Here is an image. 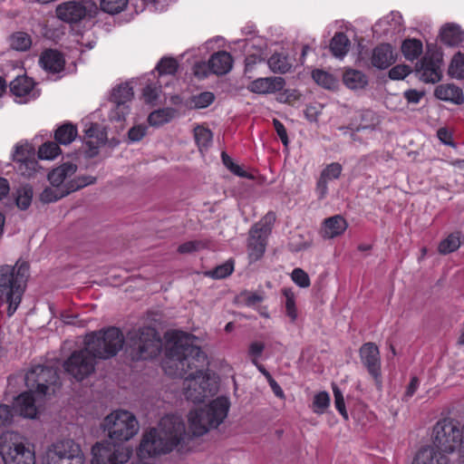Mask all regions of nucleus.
<instances>
[{
	"label": "nucleus",
	"mask_w": 464,
	"mask_h": 464,
	"mask_svg": "<svg viewBox=\"0 0 464 464\" xmlns=\"http://www.w3.org/2000/svg\"><path fill=\"white\" fill-rule=\"evenodd\" d=\"M373 29L380 34L401 32L402 29V16L399 12H392L379 20L374 24Z\"/></svg>",
	"instance_id": "5701e85b"
},
{
	"label": "nucleus",
	"mask_w": 464,
	"mask_h": 464,
	"mask_svg": "<svg viewBox=\"0 0 464 464\" xmlns=\"http://www.w3.org/2000/svg\"><path fill=\"white\" fill-rule=\"evenodd\" d=\"M285 85V82L282 77H260L250 82L246 89L253 93L266 95L283 90Z\"/></svg>",
	"instance_id": "dca6fc26"
},
{
	"label": "nucleus",
	"mask_w": 464,
	"mask_h": 464,
	"mask_svg": "<svg viewBox=\"0 0 464 464\" xmlns=\"http://www.w3.org/2000/svg\"><path fill=\"white\" fill-rule=\"evenodd\" d=\"M196 342L194 335L183 332L169 334L162 368L168 375L184 378L186 399L199 403L217 392L218 383L203 371L207 356Z\"/></svg>",
	"instance_id": "f257e3e1"
},
{
	"label": "nucleus",
	"mask_w": 464,
	"mask_h": 464,
	"mask_svg": "<svg viewBox=\"0 0 464 464\" xmlns=\"http://www.w3.org/2000/svg\"><path fill=\"white\" fill-rule=\"evenodd\" d=\"M0 458L4 464H36L35 445L18 432L0 437Z\"/></svg>",
	"instance_id": "0eeeda50"
},
{
	"label": "nucleus",
	"mask_w": 464,
	"mask_h": 464,
	"mask_svg": "<svg viewBox=\"0 0 464 464\" xmlns=\"http://www.w3.org/2000/svg\"><path fill=\"white\" fill-rule=\"evenodd\" d=\"M234 271V261L232 259L227 260L222 265L218 266L211 271H208L207 275L214 279H222L230 276Z\"/></svg>",
	"instance_id": "09e8293b"
},
{
	"label": "nucleus",
	"mask_w": 464,
	"mask_h": 464,
	"mask_svg": "<svg viewBox=\"0 0 464 464\" xmlns=\"http://www.w3.org/2000/svg\"><path fill=\"white\" fill-rule=\"evenodd\" d=\"M35 157L34 147L27 141L18 142L13 153V160L15 164L29 160Z\"/></svg>",
	"instance_id": "72a5a7b5"
},
{
	"label": "nucleus",
	"mask_w": 464,
	"mask_h": 464,
	"mask_svg": "<svg viewBox=\"0 0 464 464\" xmlns=\"http://www.w3.org/2000/svg\"><path fill=\"white\" fill-rule=\"evenodd\" d=\"M291 278L295 285L302 288H306L311 284L308 274L301 268H295L291 274Z\"/></svg>",
	"instance_id": "13d9d810"
},
{
	"label": "nucleus",
	"mask_w": 464,
	"mask_h": 464,
	"mask_svg": "<svg viewBox=\"0 0 464 464\" xmlns=\"http://www.w3.org/2000/svg\"><path fill=\"white\" fill-rule=\"evenodd\" d=\"M29 276L26 262H16L14 266H0V302L7 304V315L11 317L17 310Z\"/></svg>",
	"instance_id": "39448f33"
},
{
	"label": "nucleus",
	"mask_w": 464,
	"mask_h": 464,
	"mask_svg": "<svg viewBox=\"0 0 464 464\" xmlns=\"http://www.w3.org/2000/svg\"><path fill=\"white\" fill-rule=\"evenodd\" d=\"M448 72L452 78L464 79V53L459 52L452 57Z\"/></svg>",
	"instance_id": "4c0bfd02"
},
{
	"label": "nucleus",
	"mask_w": 464,
	"mask_h": 464,
	"mask_svg": "<svg viewBox=\"0 0 464 464\" xmlns=\"http://www.w3.org/2000/svg\"><path fill=\"white\" fill-rule=\"evenodd\" d=\"M215 100V95L210 92H204L194 95L191 98V105L198 109H204L209 106Z\"/></svg>",
	"instance_id": "3c124183"
},
{
	"label": "nucleus",
	"mask_w": 464,
	"mask_h": 464,
	"mask_svg": "<svg viewBox=\"0 0 464 464\" xmlns=\"http://www.w3.org/2000/svg\"><path fill=\"white\" fill-rule=\"evenodd\" d=\"M420 78L425 82H437L441 78L440 61L425 55L417 64Z\"/></svg>",
	"instance_id": "f3484780"
},
{
	"label": "nucleus",
	"mask_w": 464,
	"mask_h": 464,
	"mask_svg": "<svg viewBox=\"0 0 464 464\" xmlns=\"http://www.w3.org/2000/svg\"><path fill=\"white\" fill-rule=\"evenodd\" d=\"M61 149L57 141H46L38 149V157L41 160H53L61 154Z\"/></svg>",
	"instance_id": "79ce46f5"
},
{
	"label": "nucleus",
	"mask_w": 464,
	"mask_h": 464,
	"mask_svg": "<svg viewBox=\"0 0 464 464\" xmlns=\"http://www.w3.org/2000/svg\"><path fill=\"white\" fill-rule=\"evenodd\" d=\"M343 81L351 90L363 89L368 83L367 76L362 72L353 69H347L344 72Z\"/></svg>",
	"instance_id": "c85d7f7f"
},
{
	"label": "nucleus",
	"mask_w": 464,
	"mask_h": 464,
	"mask_svg": "<svg viewBox=\"0 0 464 464\" xmlns=\"http://www.w3.org/2000/svg\"><path fill=\"white\" fill-rule=\"evenodd\" d=\"M330 395L327 392H317L313 399V411L318 415L324 414L330 405Z\"/></svg>",
	"instance_id": "37998d69"
},
{
	"label": "nucleus",
	"mask_w": 464,
	"mask_h": 464,
	"mask_svg": "<svg viewBox=\"0 0 464 464\" xmlns=\"http://www.w3.org/2000/svg\"><path fill=\"white\" fill-rule=\"evenodd\" d=\"M10 45L16 51H26L32 45L31 36L24 32L14 33L10 37Z\"/></svg>",
	"instance_id": "a19ab883"
},
{
	"label": "nucleus",
	"mask_w": 464,
	"mask_h": 464,
	"mask_svg": "<svg viewBox=\"0 0 464 464\" xmlns=\"http://www.w3.org/2000/svg\"><path fill=\"white\" fill-rule=\"evenodd\" d=\"M55 13L63 22L73 24L86 16L94 17L98 14V6L92 0L68 1L60 4Z\"/></svg>",
	"instance_id": "ddd939ff"
},
{
	"label": "nucleus",
	"mask_w": 464,
	"mask_h": 464,
	"mask_svg": "<svg viewBox=\"0 0 464 464\" xmlns=\"http://www.w3.org/2000/svg\"><path fill=\"white\" fill-rule=\"evenodd\" d=\"M360 358L369 374L374 379L378 387L382 386L381 356L378 346L366 343L360 348Z\"/></svg>",
	"instance_id": "4468645a"
},
{
	"label": "nucleus",
	"mask_w": 464,
	"mask_h": 464,
	"mask_svg": "<svg viewBox=\"0 0 464 464\" xmlns=\"http://www.w3.org/2000/svg\"><path fill=\"white\" fill-rule=\"evenodd\" d=\"M420 385V381L417 377H412L410 383L406 387V391L402 396V400L408 401L416 392Z\"/></svg>",
	"instance_id": "338daca9"
},
{
	"label": "nucleus",
	"mask_w": 464,
	"mask_h": 464,
	"mask_svg": "<svg viewBox=\"0 0 464 464\" xmlns=\"http://www.w3.org/2000/svg\"><path fill=\"white\" fill-rule=\"evenodd\" d=\"M133 97L132 87L129 82L120 84L113 89L111 93V101L115 104L111 110L110 118L113 121H123L129 114V106L126 104Z\"/></svg>",
	"instance_id": "2eb2a0df"
},
{
	"label": "nucleus",
	"mask_w": 464,
	"mask_h": 464,
	"mask_svg": "<svg viewBox=\"0 0 464 464\" xmlns=\"http://www.w3.org/2000/svg\"><path fill=\"white\" fill-rule=\"evenodd\" d=\"M276 219V214L272 211H269L251 228L258 230V232L263 233V235L269 236Z\"/></svg>",
	"instance_id": "de8ad7c7"
},
{
	"label": "nucleus",
	"mask_w": 464,
	"mask_h": 464,
	"mask_svg": "<svg viewBox=\"0 0 464 464\" xmlns=\"http://www.w3.org/2000/svg\"><path fill=\"white\" fill-rule=\"evenodd\" d=\"M283 295L285 297L286 314L294 322L297 318V309L295 306V295L291 288H285Z\"/></svg>",
	"instance_id": "8fccbe9b"
},
{
	"label": "nucleus",
	"mask_w": 464,
	"mask_h": 464,
	"mask_svg": "<svg viewBox=\"0 0 464 464\" xmlns=\"http://www.w3.org/2000/svg\"><path fill=\"white\" fill-rule=\"evenodd\" d=\"M265 348L266 344L261 341H253L249 343L247 353L253 364L257 363Z\"/></svg>",
	"instance_id": "4d7b16f0"
},
{
	"label": "nucleus",
	"mask_w": 464,
	"mask_h": 464,
	"mask_svg": "<svg viewBox=\"0 0 464 464\" xmlns=\"http://www.w3.org/2000/svg\"><path fill=\"white\" fill-rule=\"evenodd\" d=\"M205 246L206 244L202 241H188L186 243L181 244L179 246L178 251L180 254H189L203 249Z\"/></svg>",
	"instance_id": "680f3d73"
},
{
	"label": "nucleus",
	"mask_w": 464,
	"mask_h": 464,
	"mask_svg": "<svg viewBox=\"0 0 464 464\" xmlns=\"http://www.w3.org/2000/svg\"><path fill=\"white\" fill-rule=\"evenodd\" d=\"M342 170H343V168L340 163L333 162V163L327 165L323 169L320 177L329 182V181L337 179L340 177Z\"/></svg>",
	"instance_id": "5fc2aeb1"
},
{
	"label": "nucleus",
	"mask_w": 464,
	"mask_h": 464,
	"mask_svg": "<svg viewBox=\"0 0 464 464\" xmlns=\"http://www.w3.org/2000/svg\"><path fill=\"white\" fill-rule=\"evenodd\" d=\"M401 53L407 61L413 62L417 60L423 52L422 43L414 38H409L401 44Z\"/></svg>",
	"instance_id": "c756f323"
},
{
	"label": "nucleus",
	"mask_w": 464,
	"mask_h": 464,
	"mask_svg": "<svg viewBox=\"0 0 464 464\" xmlns=\"http://www.w3.org/2000/svg\"><path fill=\"white\" fill-rule=\"evenodd\" d=\"M85 456L79 443L72 439L59 440L45 451L44 464H85Z\"/></svg>",
	"instance_id": "f8f14e48"
},
{
	"label": "nucleus",
	"mask_w": 464,
	"mask_h": 464,
	"mask_svg": "<svg viewBox=\"0 0 464 464\" xmlns=\"http://www.w3.org/2000/svg\"><path fill=\"white\" fill-rule=\"evenodd\" d=\"M229 408L228 398L220 396L204 408L190 411L188 415L189 431L193 436H202L218 428L227 418Z\"/></svg>",
	"instance_id": "423d86ee"
},
{
	"label": "nucleus",
	"mask_w": 464,
	"mask_h": 464,
	"mask_svg": "<svg viewBox=\"0 0 464 464\" xmlns=\"http://www.w3.org/2000/svg\"><path fill=\"white\" fill-rule=\"evenodd\" d=\"M77 134V128L74 125L64 123L55 130L54 138L59 144L68 145L75 140Z\"/></svg>",
	"instance_id": "2f4dec72"
},
{
	"label": "nucleus",
	"mask_w": 464,
	"mask_h": 464,
	"mask_svg": "<svg viewBox=\"0 0 464 464\" xmlns=\"http://www.w3.org/2000/svg\"><path fill=\"white\" fill-rule=\"evenodd\" d=\"M186 437V427L181 417L168 414L161 418L157 427L142 435L138 448L140 459L167 454L176 449Z\"/></svg>",
	"instance_id": "7ed1b4c3"
},
{
	"label": "nucleus",
	"mask_w": 464,
	"mask_h": 464,
	"mask_svg": "<svg viewBox=\"0 0 464 464\" xmlns=\"http://www.w3.org/2000/svg\"><path fill=\"white\" fill-rule=\"evenodd\" d=\"M95 180L96 179L91 176L78 177L68 184L70 192L84 188L87 185L93 184Z\"/></svg>",
	"instance_id": "e2e57ef3"
},
{
	"label": "nucleus",
	"mask_w": 464,
	"mask_h": 464,
	"mask_svg": "<svg viewBox=\"0 0 464 464\" xmlns=\"http://www.w3.org/2000/svg\"><path fill=\"white\" fill-rule=\"evenodd\" d=\"M146 126L142 124L135 125L129 130L128 137L130 141H140L146 135Z\"/></svg>",
	"instance_id": "69168bd1"
},
{
	"label": "nucleus",
	"mask_w": 464,
	"mask_h": 464,
	"mask_svg": "<svg viewBox=\"0 0 464 464\" xmlns=\"http://www.w3.org/2000/svg\"><path fill=\"white\" fill-rule=\"evenodd\" d=\"M57 379V372L53 368L42 365L32 368L25 375V382L30 391L15 398L14 411L24 418L35 419L49 386L55 384Z\"/></svg>",
	"instance_id": "20e7f679"
},
{
	"label": "nucleus",
	"mask_w": 464,
	"mask_h": 464,
	"mask_svg": "<svg viewBox=\"0 0 464 464\" xmlns=\"http://www.w3.org/2000/svg\"><path fill=\"white\" fill-rule=\"evenodd\" d=\"M208 67L210 72L214 74H227L233 67V58L231 54L226 51L217 52L209 58Z\"/></svg>",
	"instance_id": "aec40b11"
},
{
	"label": "nucleus",
	"mask_w": 464,
	"mask_h": 464,
	"mask_svg": "<svg viewBox=\"0 0 464 464\" xmlns=\"http://www.w3.org/2000/svg\"><path fill=\"white\" fill-rule=\"evenodd\" d=\"M396 60V54L390 44L376 46L372 53V64L378 69H386Z\"/></svg>",
	"instance_id": "6ab92c4d"
},
{
	"label": "nucleus",
	"mask_w": 464,
	"mask_h": 464,
	"mask_svg": "<svg viewBox=\"0 0 464 464\" xmlns=\"http://www.w3.org/2000/svg\"><path fill=\"white\" fill-rule=\"evenodd\" d=\"M130 0H102L101 9L108 14H115L122 12Z\"/></svg>",
	"instance_id": "49530a36"
},
{
	"label": "nucleus",
	"mask_w": 464,
	"mask_h": 464,
	"mask_svg": "<svg viewBox=\"0 0 464 464\" xmlns=\"http://www.w3.org/2000/svg\"><path fill=\"white\" fill-rule=\"evenodd\" d=\"M175 115L176 111L174 109L163 108L152 111L148 117V121L152 127H160L169 122Z\"/></svg>",
	"instance_id": "7c9ffc66"
},
{
	"label": "nucleus",
	"mask_w": 464,
	"mask_h": 464,
	"mask_svg": "<svg viewBox=\"0 0 464 464\" xmlns=\"http://www.w3.org/2000/svg\"><path fill=\"white\" fill-rule=\"evenodd\" d=\"M347 227L346 220L342 216L335 215L324 221L321 233L324 238L330 239L343 234Z\"/></svg>",
	"instance_id": "4be33fe9"
},
{
	"label": "nucleus",
	"mask_w": 464,
	"mask_h": 464,
	"mask_svg": "<svg viewBox=\"0 0 464 464\" xmlns=\"http://www.w3.org/2000/svg\"><path fill=\"white\" fill-rule=\"evenodd\" d=\"M39 63L44 71L57 73L63 70L65 61L59 52L47 50L41 54Z\"/></svg>",
	"instance_id": "412c9836"
},
{
	"label": "nucleus",
	"mask_w": 464,
	"mask_h": 464,
	"mask_svg": "<svg viewBox=\"0 0 464 464\" xmlns=\"http://www.w3.org/2000/svg\"><path fill=\"white\" fill-rule=\"evenodd\" d=\"M34 82L26 76H18L10 83V90L14 95L19 98H30L34 96Z\"/></svg>",
	"instance_id": "a878e982"
},
{
	"label": "nucleus",
	"mask_w": 464,
	"mask_h": 464,
	"mask_svg": "<svg viewBox=\"0 0 464 464\" xmlns=\"http://www.w3.org/2000/svg\"><path fill=\"white\" fill-rule=\"evenodd\" d=\"M312 77L318 85L325 89H334L338 85V80L336 77L320 69L314 70Z\"/></svg>",
	"instance_id": "e433bc0d"
},
{
	"label": "nucleus",
	"mask_w": 464,
	"mask_h": 464,
	"mask_svg": "<svg viewBox=\"0 0 464 464\" xmlns=\"http://www.w3.org/2000/svg\"><path fill=\"white\" fill-rule=\"evenodd\" d=\"M463 32L460 27L455 24H445L440 30L441 41L448 45L455 46L463 41Z\"/></svg>",
	"instance_id": "cd10ccee"
},
{
	"label": "nucleus",
	"mask_w": 464,
	"mask_h": 464,
	"mask_svg": "<svg viewBox=\"0 0 464 464\" xmlns=\"http://www.w3.org/2000/svg\"><path fill=\"white\" fill-rule=\"evenodd\" d=\"M178 69V63L174 58H162L157 65L160 75L174 74Z\"/></svg>",
	"instance_id": "6e6d98bb"
},
{
	"label": "nucleus",
	"mask_w": 464,
	"mask_h": 464,
	"mask_svg": "<svg viewBox=\"0 0 464 464\" xmlns=\"http://www.w3.org/2000/svg\"><path fill=\"white\" fill-rule=\"evenodd\" d=\"M84 132L87 138L95 139V140L89 141V143L93 147H98L99 145L105 142L106 133L96 123H90L89 126L86 125Z\"/></svg>",
	"instance_id": "58836bf2"
},
{
	"label": "nucleus",
	"mask_w": 464,
	"mask_h": 464,
	"mask_svg": "<svg viewBox=\"0 0 464 464\" xmlns=\"http://www.w3.org/2000/svg\"><path fill=\"white\" fill-rule=\"evenodd\" d=\"M411 72V69L410 66L405 65V64H399V65L392 67L389 71V77L392 80H403Z\"/></svg>",
	"instance_id": "052dcab7"
},
{
	"label": "nucleus",
	"mask_w": 464,
	"mask_h": 464,
	"mask_svg": "<svg viewBox=\"0 0 464 464\" xmlns=\"http://www.w3.org/2000/svg\"><path fill=\"white\" fill-rule=\"evenodd\" d=\"M460 246V237L459 233H452L443 239L439 246L440 254L446 255L456 251Z\"/></svg>",
	"instance_id": "c03bdc74"
},
{
	"label": "nucleus",
	"mask_w": 464,
	"mask_h": 464,
	"mask_svg": "<svg viewBox=\"0 0 464 464\" xmlns=\"http://www.w3.org/2000/svg\"><path fill=\"white\" fill-rule=\"evenodd\" d=\"M267 237V235H263V233L258 232L256 229L251 228L249 230L247 253L250 262H256L264 256Z\"/></svg>",
	"instance_id": "a211bd4d"
},
{
	"label": "nucleus",
	"mask_w": 464,
	"mask_h": 464,
	"mask_svg": "<svg viewBox=\"0 0 464 464\" xmlns=\"http://www.w3.org/2000/svg\"><path fill=\"white\" fill-rule=\"evenodd\" d=\"M160 86L158 84H148L143 90V97L147 103H153L160 95Z\"/></svg>",
	"instance_id": "0e129e2a"
},
{
	"label": "nucleus",
	"mask_w": 464,
	"mask_h": 464,
	"mask_svg": "<svg viewBox=\"0 0 464 464\" xmlns=\"http://www.w3.org/2000/svg\"><path fill=\"white\" fill-rule=\"evenodd\" d=\"M33 199V188L30 186H23L15 192V204L21 210L27 209Z\"/></svg>",
	"instance_id": "ea45409f"
},
{
	"label": "nucleus",
	"mask_w": 464,
	"mask_h": 464,
	"mask_svg": "<svg viewBox=\"0 0 464 464\" xmlns=\"http://www.w3.org/2000/svg\"><path fill=\"white\" fill-rule=\"evenodd\" d=\"M413 464H448V458L433 448L427 447L418 452Z\"/></svg>",
	"instance_id": "bb28decb"
},
{
	"label": "nucleus",
	"mask_w": 464,
	"mask_h": 464,
	"mask_svg": "<svg viewBox=\"0 0 464 464\" xmlns=\"http://www.w3.org/2000/svg\"><path fill=\"white\" fill-rule=\"evenodd\" d=\"M110 440L124 443L139 431L136 417L128 411L119 410L107 415L102 424Z\"/></svg>",
	"instance_id": "6e6552de"
},
{
	"label": "nucleus",
	"mask_w": 464,
	"mask_h": 464,
	"mask_svg": "<svg viewBox=\"0 0 464 464\" xmlns=\"http://www.w3.org/2000/svg\"><path fill=\"white\" fill-rule=\"evenodd\" d=\"M273 123L282 143L286 147L289 143V140L284 124L276 119H274Z\"/></svg>",
	"instance_id": "774afa93"
},
{
	"label": "nucleus",
	"mask_w": 464,
	"mask_h": 464,
	"mask_svg": "<svg viewBox=\"0 0 464 464\" xmlns=\"http://www.w3.org/2000/svg\"><path fill=\"white\" fill-rule=\"evenodd\" d=\"M130 354L135 360L156 356L161 348V340L154 328L144 327L129 335Z\"/></svg>",
	"instance_id": "9b49d317"
},
{
	"label": "nucleus",
	"mask_w": 464,
	"mask_h": 464,
	"mask_svg": "<svg viewBox=\"0 0 464 464\" xmlns=\"http://www.w3.org/2000/svg\"><path fill=\"white\" fill-rule=\"evenodd\" d=\"M221 158L223 164L235 175L242 178L253 179L252 175L248 174L239 165L236 164L226 152H222Z\"/></svg>",
	"instance_id": "603ef678"
},
{
	"label": "nucleus",
	"mask_w": 464,
	"mask_h": 464,
	"mask_svg": "<svg viewBox=\"0 0 464 464\" xmlns=\"http://www.w3.org/2000/svg\"><path fill=\"white\" fill-rule=\"evenodd\" d=\"M77 170V166L72 163H64L53 169L48 174V179L53 187H64L67 179L71 178ZM69 183H66L68 185Z\"/></svg>",
	"instance_id": "b1692460"
},
{
	"label": "nucleus",
	"mask_w": 464,
	"mask_h": 464,
	"mask_svg": "<svg viewBox=\"0 0 464 464\" xmlns=\"http://www.w3.org/2000/svg\"><path fill=\"white\" fill-rule=\"evenodd\" d=\"M132 455V449L110 439L96 442L91 450L92 464H125Z\"/></svg>",
	"instance_id": "9d476101"
},
{
	"label": "nucleus",
	"mask_w": 464,
	"mask_h": 464,
	"mask_svg": "<svg viewBox=\"0 0 464 464\" xmlns=\"http://www.w3.org/2000/svg\"><path fill=\"white\" fill-rule=\"evenodd\" d=\"M349 46L350 41L343 33L335 34L330 44V49L337 58H343L347 53Z\"/></svg>",
	"instance_id": "473e14b6"
},
{
	"label": "nucleus",
	"mask_w": 464,
	"mask_h": 464,
	"mask_svg": "<svg viewBox=\"0 0 464 464\" xmlns=\"http://www.w3.org/2000/svg\"><path fill=\"white\" fill-rule=\"evenodd\" d=\"M124 337L116 327L92 332L85 336L84 348L74 351L63 368L74 379L82 381L95 370L97 359H109L122 348Z\"/></svg>",
	"instance_id": "f03ea898"
},
{
	"label": "nucleus",
	"mask_w": 464,
	"mask_h": 464,
	"mask_svg": "<svg viewBox=\"0 0 464 464\" xmlns=\"http://www.w3.org/2000/svg\"><path fill=\"white\" fill-rule=\"evenodd\" d=\"M70 192L68 185H65L64 187H50L45 188L43 192L40 194V200L44 203H51L54 202L66 195H68Z\"/></svg>",
	"instance_id": "f704fd0d"
},
{
	"label": "nucleus",
	"mask_w": 464,
	"mask_h": 464,
	"mask_svg": "<svg viewBox=\"0 0 464 464\" xmlns=\"http://www.w3.org/2000/svg\"><path fill=\"white\" fill-rule=\"evenodd\" d=\"M435 96L442 101L450 102L454 104L464 102L463 92L454 84H440L435 89Z\"/></svg>",
	"instance_id": "393cba45"
},
{
	"label": "nucleus",
	"mask_w": 464,
	"mask_h": 464,
	"mask_svg": "<svg viewBox=\"0 0 464 464\" xmlns=\"http://www.w3.org/2000/svg\"><path fill=\"white\" fill-rule=\"evenodd\" d=\"M433 449L442 454L464 451L462 430L452 420H442L433 428Z\"/></svg>",
	"instance_id": "1a4fd4ad"
},
{
	"label": "nucleus",
	"mask_w": 464,
	"mask_h": 464,
	"mask_svg": "<svg viewBox=\"0 0 464 464\" xmlns=\"http://www.w3.org/2000/svg\"><path fill=\"white\" fill-rule=\"evenodd\" d=\"M267 63L271 71L277 73H285L292 67L288 57L282 53H274L268 59Z\"/></svg>",
	"instance_id": "c9c22d12"
},
{
	"label": "nucleus",
	"mask_w": 464,
	"mask_h": 464,
	"mask_svg": "<svg viewBox=\"0 0 464 464\" xmlns=\"http://www.w3.org/2000/svg\"><path fill=\"white\" fill-rule=\"evenodd\" d=\"M333 392L334 396V405L336 410L345 420H347L348 414L345 409L344 399L341 390L336 385H333Z\"/></svg>",
	"instance_id": "bf43d9fd"
},
{
	"label": "nucleus",
	"mask_w": 464,
	"mask_h": 464,
	"mask_svg": "<svg viewBox=\"0 0 464 464\" xmlns=\"http://www.w3.org/2000/svg\"><path fill=\"white\" fill-rule=\"evenodd\" d=\"M15 168L21 175L30 178L37 171L38 162L34 157L29 160L16 164Z\"/></svg>",
	"instance_id": "864d4df0"
},
{
	"label": "nucleus",
	"mask_w": 464,
	"mask_h": 464,
	"mask_svg": "<svg viewBox=\"0 0 464 464\" xmlns=\"http://www.w3.org/2000/svg\"><path fill=\"white\" fill-rule=\"evenodd\" d=\"M195 140L202 151L204 149L209 147L212 142V132L210 130L202 126H198L194 129Z\"/></svg>",
	"instance_id": "a18cd8bd"
}]
</instances>
